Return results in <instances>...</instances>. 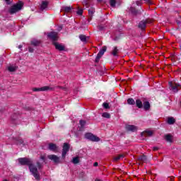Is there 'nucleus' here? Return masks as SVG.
I'll use <instances>...</instances> for the list:
<instances>
[{
    "label": "nucleus",
    "mask_w": 181,
    "mask_h": 181,
    "mask_svg": "<svg viewBox=\"0 0 181 181\" xmlns=\"http://www.w3.org/2000/svg\"><path fill=\"white\" fill-rule=\"evenodd\" d=\"M166 136H170V135H167Z\"/></svg>",
    "instance_id": "8fccbe9b"
},
{
    "label": "nucleus",
    "mask_w": 181,
    "mask_h": 181,
    "mask_svg": "<svg viewBox=\"0 0 181 181\" xmlns=\"http://www.w3.org/2000/svg\"><path fill=\"white\" fill-rule=\"evenodd\" d=\"M86 138L88 141H92V142H98L100 141V137L98 136H86Z\"/></svg>",
    "instance_id": "f3484780"
},
{
    "label": "nucleus",
    "mask_w": 181,
    "mask_h": 181,
    "mask_svg": "<svg viewBox=\"0 0 181 181\" xmlns=\"http://www.w3.org/2000/svg\"><path fill=\"white\" fill-rule=\"evenodd\" d=\"M31 45L33 46H39V45H40V41L37 40H33L31 41Z\"/></svg>",
    "instance_id": "b1692460"
},
{
    "label": "nucleus",
    "mask_w": 181,
    "mask_h": 181,
    "mask_svg": "<svg viewBox=\"0 0 181 181\" xmlns=\"http://www.w3.org/2000/svg\"><path fill=\"white\" fill-rule=\"evenodd\" d=\"M22 6H23V4L21 2L12 6L9 9L10 13H16V12H19V11L22 9Z\"/></svg>",
    "instance_id": "7ed1b4c3"
},
{
    "label": "nucleus",
    "mask_w": 181,
    "mask_h": 181,
    "mask_svg": "<svg viewBox=\"0 0 181 181\" xmlns=\"http://www.w3.org/2000/svg\"><path fill=\"white\" fill-rule=\"evenodd\" d=\"M118 48H117V47H114L112 51V54L113 56H118Z\"/></svg>",
    "instance_id": "393cba45"
},
{
    "label": "nucleus",
    "mask_w": 181,
    "mask_h": 181,
    "mask_svg": "<svg viewBox=\"0 0 181 181\" xmlns=\"http://www.w3.org/2000/svg\"><path fill=\"white\" fill-rule=\"evenodd\" d=\"M85 125H86V121L80 120L77 129H74L73 130V132H74L75 135H80V134H81V132L84 131Z\"/></svg>",
    "instance_id": "f03ea898"
},
{
    "label": "nucleus",
    "mask_w": 181,
    "mask_h": 181,
    "mask_svg": "<svg viewBox=\"0 0 181 181\" xmlns=\"http://www.w3.org/2000/svg\"><path fill=\"white\" fill-rule=\"evenodd\" d=\"M29 52H30V53H33V48H29Z\"/></svg>",
    "instance_id": "4c0bfd02"
},
{
    "label": "nucleus",
    "mask_w": 181,
    "mask_h": 181,
    "mask_svg": "<svg viewBox=\"0 0 181 181\" xmlns=\"http://www.w3.org/2000/svg\"><path fill=\"white\" fill-rule=\"evenodd\" d=\"M153 135V131L146 129L141 132V136H152Z\"/></svg>",
    "instance_id": "ddd939ff"
},
{
    "label": "nucleus",
    "mask_w": 181,
    "mask_h": 181,
    "mask_svg": "<svg viewBox=\"0 0 181 181\" xmlns=\"http://www.w3.org/2000/svg\"><path fill=\"white\" fill-rule=\"evenodd\" d=\"M21 47H22V46L20 45V46H19V49H21Z\"/></svg>",
    "instance_id": "de8ad7c7"
},
{
    "label": "nucleus",
    "mask_w": 181,
    "mask_h": 181,
    "mask_svg": "<svg viewBox=\"0 0 181 181\" xmlns=\"http://www.w3.org/2000/svg\"><path fill=\"white\" fill-rule=\"evenodd\" d=\"M53 90H54V87L52 86L33 88V91H53Z\"/></svg>",
    "instance_id": "20e7f679"
},
{
    "label": "nucleus",
    "mask_w": 181,
    "mask_h": 181,
    "mask_svg": "<svg viewBox=\"0 0 181 181\" xmlns=\"http://www.w3.org/2000/svg\"><path fill=\"white\" fill-rule=\"evenodd\" d=\"M37 168H38V169H42V163L37 162Z\"/></svg>",
    "instance_id": "72a5a7b5"
},
{
    "label": "nucleus",
    "mask_w": 181,
    "mask_h": 181,
    "mask_svg": "<svg viewBox=\"0 0 181 181\" xmlns=\"http://www.w3.org/2000/svg\"><path fill=\"white\" fill-rule=\"evenodd\" d=\"M8 71L10 72H13V71H16V70H18V66H16V65H9L7 67Z\"/></svg>",
    "instance_id": "6ab92c4d"
},
{
    "label": "nucleus",
    "mask_w": 181,
    "mask_h": 181,
    "mask_svg": "<svg viewBox=\"0 0 181 181\" xmlns=\"http://www.w3.org/2000/svg\"><path fill=\"white\" fill-rule=\"evenodd\" d=\"M164 139L167 142H173V136H165Z\"/></svg>",
    "instance_id": "c85d7f7f"
},
{
    "label": "nucleus",
    "mask_w": 181,
    "mask_h": 181,
    "mask_svg": "<svg viewBox=\"0 0 181 181\" xmlns=\"http://www.w3.org/2000/svg\"><path fill=\"white\" fill-rule=\"evenodd\" d=\"M144 108L146 110V111H148L149 108H151V105L149 104V102H145L144 103Z\"/></svg>",
    "instance_id": "a878e982"
},
{
    "label": "nucleus",
    "mask_w": 181,
    "mask_h": 181,
    "mask_svg": "<svg viewBox=\"0 0 181 181\" xmlns=\"http://www.w3.org/2000/svg\"><path fill=\"white\" fill-rule=\"evenodd\" d=\"M14 140L16 141V144H17V145H22V144H23V140H22L21 137H16Z\"/></svg>",
    "instance_id": "4be33fe9"
},
{
    "label": "nucleus",
    "mask_w": 181,
    "mask_h": 181,
    "mask_svg": "<svg viewBox=\"0 0 181 181\" xmlns=\"http://www.w3.org/2000/svg\"><path fill=\"white\" fill-rule=\"evenodd\" d=\"M49 151H52V152H57L58 147H57V146H56V144H54L53 143H50L49 144Z\"/></svg>",
    "instance_id": "dca6fc26"
},
{
    "label": "nucleus",
    "mask_w": 181,
    "mask_h": 181,
    "mask_svg": "<svg viewBox=\"0 0 181 181\" xmlns=\"http://www.w3.org/2000/svg\"><path fill=\"white\" fill-rule=\"evenodd\" d=\"M18 162L23 166H29V169L36 180H39V179H40V175H39L37 168L33 165V161H32V159L28 158H18Z\"/></svg>",
    "instance_id": "f257e3e1"
},
{
    "label": "nucleus",
    "mask_w": 181,
    "mask_h": 181,
    "mask_svg": "<svg viewBox=\"0 0 181 181\" xmlns=\"http://www.w3.org/2000/svg\"><path fill=\"white\" fill-rule=\"evenodd\" d=\"M70 150V144L67 143H64L62 148V158L64 159L66 158V155H67V152Z\"/></svg>",
    "instance_id": "423d86ee"
},
{
    "label": "nucleus",
    "mask_w": 181,
    "mask_h": 181,
    "mask_svg": "<svg viewBox=\"0 0 181 181\" xmlns=\"http://www.w3.org/2000/svg\"><path fill=\"white\" fill-rule=\"evenodd\" d=\"M40 159H42V160H45V156H40Z\"/></svg>",
    "instance_id": "58836bf2"
},
{
    "label": "nucleus",
    "mask_w": 181,
    "mask_h": 181,
    "mask_svg": "<svg viewBox=\"0 0 181 181\" xmlns=\"http://www.w3.org/2000/svg\"><path fill=\"white\" fill-rule=\"evenodd\" d=\"M79 39L81 40V42H88V39H90V37L84 35H79Z\"/></svg>",
    "instance_id": "aec40b11"
},
{
    "label": "nucleus",
    "mask_w": 181,
    "mask_h": 181,
    "mask_svg": "<svg viewBox=\"0 0 181 181\" xmlns=\"http://www.w3.org/2000/svg\"><path fill=\"white\" fill-rule=\"evenodd\" d=\"M158 147H153V151H158Z\"/></svg>",
    "instance_id": "37998d69"
},
{
    "label": "nucleus",
    "mask_w": 181,
    "mask_h": 181,
    "mask_svg": "<svg viewBox=\"0 0 181 181\" xmlns=\"http://www.w3.org/2000/svg\"><path fill=\"white\" fill-rule=\"evenodd\" d=\"M72 163H74V165H77V163H80V158L79 157H74L72 160Z\"/></svg>",
    "instance_id": "bb28decb"
},
{
    "label": "nucleus",
    "mask_w": 181,
    "mask_h": 181,
    "mask_svg": "<svg viewBox=\"0 0 181 181\" xmlns=\"http://www.w3.org/2000/svg\"><path fill=\"white\" fill-rule=\"evenodd\" d=\"M125 129L130 132H136L138 131V127L132 124H127Z\"/></svg>",
    "instance_id": "1a4fd4ad"
},
{
    "label": "nucleus",
    "mask_w": 181,
    "mask_h": 181,
    "mask_svg": "<svg viewBox=\"0 0 181 181\" xmlns=\"http://www.w3.org/2000/svg\"><path fill=\"white\" fill-rule=\"evenodd\" d=\"M73 6H62L61 8V12H65V13H71L73 12Z\"/></svg>",
    "instance_id": "f8f14e48"
},
{
    "label": "nucleus",
    "mask_w": 181,
    "mask_h": 181,
    "mask_svg": "<svg viewBox=\"0 0 181 181\" xmlns=\"http://www.w3.org/2000/svg\"><path fill=\"white\" fill-rule=\"evenodd\" d=\"M175 119L173 117H168L167 119V122L168 124H169L170 125L173 124L174 122H175Z\"/></svg>",
    "instance_id": "5701e85b"
},
{
    "label": "nucleus",
    "mask_w": 181,
    "mask_h": 181,
    "mask_svg": "<svg viewBox=\"0 0 181 181\" xmlns=\"http://www.w3.org/2000/svg\"><path fill=\"white\" fill-rule=\"evenodd\" d=\"M78 15H83V9H78L77 11Z\"/></svg>",
    "instance_id": "e433bc0d"
},
{
    "label": "nucleus",
    "mask_w": 181,
    "mask_h": 181,
    "mask_svg": "<svg viewBox=\"0 0 181 181\" xmlns=\"http://www.w3.org/2000/svg\"><path fill=\"white\" fill-rule=\"evenodd\" d=\"M145 162H146V157L144 155L137 158V163H139V165H142V163H145Z\"/></svg>",
    "instance_id": "4468645a"
},
{
    "label": "nucleus",
    "mask_w": 181,
    "mask_h": 181,
    "mask_svg": "<svg viewBox=\"0 0 181 181\" xmlns=\"http://www.w3.org/2000/svg\"><path fill=\"white\" fill-rule=\"evenodd\" d=\"M48 37H49L51 40L56 41V40H58L59 35L57 32H51L48 34Z\"/></svg>",
    "instance_id": "9b49d317"
},
{
    "label": "nucleus",
    "mask_w": 181,
    "mask_h": 181,
    "mask_svg": "<svg viewBox=\"0 0 181 181\" xmlns=\"http://www.w3.org/2000/svg\"><path fill=\"white\" fill-rule=\"evenodd\" d=\"M3 181H8V180H4Z\"/></svg>",
    "instance_id": "09e8293b"
},
{
    "label": "nucleus",
    "mask_w": 181,
    "mask_h": 181,
    "mask_svg": "<svg viewBox=\"0 0 181 181\" xmlns=\"http://www.w3.org/2000/svg\"><path fill=\"white\" fill-rule=\"evenodd\" d=\"M85 136H94V135L93 133L88 132L85 134Z\"/></svg>",
    "instance_id": "c9c22d12"
},
{
    "label": "nucleus",
    "mask_w": 181,
    "mask_h": 181,
    "mask_svg": "<svg viewBox=\"0 0 181 181\" xmlns=\"http://www.w3.org/2000/svg\"><path fill=\"white\" fill-rule=\"evenodd\" d=\"M54 45L55 46V49H57V50L63 51L64 49H66L64 45L58 42H54Z\"/></svg>",
    "instance_id": "2eb2a0df"
},
{
    "label": "nucleus",
    "mask_w": 181,
    "mask_h": 181,
    "mask_svg": "<svg viewBox=\"0 0 181 181\" xmlns=\"http://www.w3.org/2000/svg\"><path fill=\"white\" fill-rule=\"evenodd\" d=\"M124 158H125V154H119V156L113 158V162H118V160L124 159Z\"/></svg>",
    "instance_id": "a211bd4d"
},
{
    "label": "nucleus",
    "mask_w": 181,
    "mask_h": 181,
    "mask_svg": "<svg viewBox=\"0 0 181 181\" xmlns=\"http://www.w3.org/2000/svg\"><path fill=\"white\" fill-rule=\"evenodd\" d=\"M93 166H95V167L98 166V163H97V162L94 163Z\"/></svg>",
    "instance_id": "a19ab883"
},
{
    "label": "nucleus",
    "mask_w": 181,
    "mask_h": 181,
    "mask_svg": "<svg viewBox=\"0 0 181 181\" xmlns=\"http://www.w3.org/2000/svg\"><path fill=\"white\" fill-rule=\"evenodd\" d=\"M102 0H98V2H101Z\"/></svg>",
    "instance_id": "c03bdc74"
},
{
    "label": "nucleus",
    "mask_w": 181,
    "mask_h": 181,
    "mask_svg": "<svg viewBox=\"0 0 181 181\" xmlns=\"http://www.w3.org/2000/svg\"><path fill=\"white\" fill-rule=\"evenodd\" d=\"M95 181H100V180H98V179H96V180H95Z\"/></svg>",
    "instance_id": "49530a36"
},
{
    "label": "nucleus",
    "mask_w": 181,
    "mask_h": 181,
    "mask_svg": "<svg viewBox=\"0 0 181 181\" xmlns=\"http://www.w3.org/2000/svg\"><path fill=\"white\" fill-rule=\"evenodd\" d=\"M147 23H152V21L150 19H147L144 21L140 22L139 24V28H140V29L144 30V29H145V28H146Z\"/></svg>",
    "instance_id": "9d476101"
},
{
    "label": "nucleus",
    "mask_w": 181,
    "mask_h": 181,
    "mask_svg": "<svg viewBox=\"0 0 181 181\" xmlns=\"http://www.w3.org/2000/svg\"><path fill=\"white\" fill-rule=\"evenodd\" d=\"M49 4L47 3V1H42L40 6V9L41 11H45V9H46V8H47V5Z\"/></svg>",
    "instance_id": "412c9836"
},
{
    "label": "nucleus",
    "mask_w": 181,
    "mask_h": 181,
    "mask_svg": "<svg viewBox=\"0 0 181 181\" xmlns=\"http://www.w3.org/2000/svg\"><path fill=\"white\" fill-rule=\"evenodd\" d=\"M95 12V11L93 8H90L88 10V13H89L90 18L93 17V15Z\"/></svg>",
    "instance_id": "473e14b6"
},
{
    "label": "nucleus",
    "mask_w": 181,
    "mask_h": 181,
    "mask_svg": "<svg viewBox=\"0 0 181 181\" xmlns=\"http://www.w3.org/2000/svg\"><path fill=\"white\" fill-rule=\"evenodd\" d=\"M5 1H6V2L8 4H11V0H5Z\"/></svg>",
    "instance_id": "79ce46f5"
},
{
    "label": "nucleus",
    "mask_w": 181,
    "mask_h": 181,
    "mask_svg": "<svg viewBox=\"0 0 181 181\" xmlns=\"http://www.w3.org/2000/svg\"><path fill=\"white\" fill-rule=\"evenodd\" d=\"M102 117H103V118L109 119V118H111V115H110V113H108V112H103L102 114Z\"/></svg>",
    "instance_id": "7c9ffc66"
},
{
    "label": "nucleus",
    "mask_w": 181,
    "mask_h": 181,
    "mask_svg": "<svg viewBox=\"0 0 181 181\" xmlns=\"http://www.w3.org/2000/svg\"><path fill=\"white\" fill-rule=\"evenodd\" d=\"M136 105L138 108H142V101L141 100L138 99L136 100Z\"/></svg>",
    "instance_id": "cd10ccee"
},
{
    "label": "nucleus",
    "mask_w": 181,
    "mask_h": 181,
    "mask_svg": "<svg viewBox=\"0 0 181 181\" xmlns=\"http://www.w3.org/2000/svg\"><path fill=\"white\" fill-rule=\"evenodd\" d=\"M107 52V46H103L100 51L98 52L96 58H95V62H98L101 57L104 55V53Z\"/></svg>",
    "instance_id": "0eeeda50"
},
{
    "label": "nucleus",
    "mask_w": 181,
    "mask_h": 181,
    "mask_svg": "<svg viewBox=\"0 0 181 181\" xmlns=\"http://www.w3.org/2000/svg\"><path fill=\"white\" fill-rule=\"evenodd\" d=\"M110 6H112V8H115V5L117 4V0H110Z\"/></svg>",
    "instance_id": "2f4dec72"
},
{
    "label": "nucleus",
    "mask_w": 181,
    "mask_h": 181,
    "mask_svg": "<svg viewBox=\"0 0 181 181\" xmlns=\"http://www.w3.org/2000/svg\"><path fill=\"white\" fill-rule=\"evenodd\" d=\"M180 88V85L175 83L173 81L169 82V88L172 91H173V93H177V91H179Z\"/></svg>",
    "instance_id": "39448f33"
},
{
    "label": "nucleus",
    "mask_w": 181,
    "mask_h": 181,
    "mask_svg": "<svg viewBox=\"0 0 181 181\" xmlns=\"http://www.w3.org/2000/svg\"><path fill=\"white\" fill-rule=\"evenodd\" d=\"M104 108H110V105L108 103H103Z\"/></svg>",
    "instance_id": "f704fd0d"
},
{
    "label": "nucleus",
    "mask_w": 181,
    "mask_h": 181,
    "mask_svg": "<svg viewBox=\"0 0 181 181\" xmlns=\"http://www.w3.org/2000/svg\"><path fill=\"white\" fill-rule=\"evenodd\" d=\"M90 21H91V18H88V21L90 22Z\"/></svg>",
    "instance_id": "a18cd8bd"
},
{
    "label": "nucleus",
    "mask_w": 181,
    "mask_h": 181,
    "mask_svg": "<svg viewBox=\"0 0 181 181\" xmlns=\"http://www.w3.org/2000/svg\"><path fill=\"white\" fill-rule=\"evenodd\" d=\"M136 4L138 5V6H139V5H141V1H136Z\"/></svg>",
    "instance_id": "ea45409f"
},
{
    "label": "nucleus",
    "mask_w": 181,
    "mask_h": 181,
    "mask_svg": "<svg viewBox=\"0 0 181 181\" xmlns=\"http://www.w3.org/2000/svg\"><path fill=\"white\" fill-rule=\"evenodd\" d=\"M127 104H129V105H135V100L132 98H129L127 100Z\"/></svg>",
    "instance_id": "c756f323"
},
{
    "label": "nucleus",
    "mask_w": 181,
    "mask_h": 181,
    "mask_svg": "<svg viewBox=\"0 0 181 181\" xmlns=\"http://www.w3.org/2000/svg\"><path fill=\"white\" fill-rule=\"evenodd\" d=\"M48 159L53 160L54 163H60V158L54 154H51L47 156Z\"/></svg>",
    "instance_id": "6e6552de"
}]
</instances>
